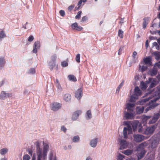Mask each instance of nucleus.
Masks as SVG:
<instances>
[{
  "label": "nucleus",
  "instance_id": "1",
  "mask_svg": "<svg viewBox=\"0 0 160 160\" xmlns=\"http://www.w3.org/2000/svg\"><path fill=\"white\" fill-rule=\"evenodd\" d=\"M37 158L42 157L45 158L47 156L49 146L47 144H43V150L40 148V144L38 141L36 142Z\"/></svg>",
  "mask_w": 160,
  "mask_h": 160
},
{
  "label": "nucleus",
  "instance_id": "2",
  "mask_svg": "<svg viewBox=\"0 0 160 160\" xmlns=\"http://www.w3.org/2000/svg\"><path fill=\"white\" fill-rule=\"evenodd\" d=\"M135 109V104L128 103L126 104L127 112H124V117L126 119H132L134 118L135 112L134 110Z\"/></svg>",
  "mask_w": 160,
  "mask_h": 160
},
{
  "label": "nucleus",
  "instance_id": "3",
  "mask_svg": "<svg viewBox=\"0 0 160 160\" xmlns=\"http://www.w3.org/2000/svg\"><path fill=\"white\" fill-rule=\"evenodd\" d=\"M157 126L156 125H153L150 127L147 128L146 130L144 131H142L141 128H140L138 130V132L146 135L152 134L153 132L157 128Z\"/></svg>",
  "mask_w": 160,
  "mask_h": 160
},
{
  "label": "nucleus",
  "instance_id": "4",
  "mask_svg": "<svg viewBox=\"0 0 160 160\" xmlns=\"http://www.w3.org/2000/svg\"><path fill=\"white\" fill-rule=\"evenodd\" d=\"M138 122H139L137 121L132 122L131 121H125L124 122V124L127 126L130 127H131V126H132L133 130L134 131L136 128Z\"/></svg>",
  "mask_w": 160,
  "mask_h": 160
},
{
  "label": "nucleus",
  "instance_id": "5",
  "mask_svg": "<svg viewBox=\"0 0 160 160\" xmlns=\"http://www.w3.org/2000/svg\"><path fill=\"white\" fill-rule=\"evenodd\" d=\"M118 141L120 143V149L122 150L127 148L129 143L126 140L119 138Z\"/></svg>",
  "mask_w": 160,
  "mask_h": 160
},
{
  "label": "nucleus",
  "instance_id": "6",
  "mask_svg": "<svg viewBox=\"0 0 160 160\" xmlns=\"http://www.w3.org/2000/svg\"><path fill=\"white\" fill-rule=\"evenodd\" d=\"M61 107L62 104L57 102L52 103L50 105L51 109L54 111L58 110L61 108Z\"/></svg>",
  "mask_w": 160,
  "mask_h": 160
},
{
  "label": "nucleus",
  "instance_id": "7",
  "mask_svg": "<svg viewBox=\"0 0 160 160\" xmlns=\"http://www.w3.org/2000/svg\"><path fill=\"white\" fill-rule=\"evenodd\" d=\"M57 58V56L56 55H54L52 56L51 57V61L48 62L49 68H50L51 70H52L55 66V61Z\"/></svg>",
  "mask_w": 160,
  "mask_h": 160
},
{
  "label": "nucleus",
  "instance_id": "8",
  "mask_svg": "<svg viewBox=\"0 0 160 160\" xmlns=\"http://www.w3.org/2000/svg\"><path fill=\"white\" fill-rule=\"evenodd\" d=\"M156 101L154 102L153 99L151 100V102H149V106L147 107L145 110V113H146L148 111L154 108L155 107L157 106L159 104L155 102Z\"/></svg>",
  "mask_w": 160,
  "mask_h": 160
},
{
  "label": "nucleus",
  "instance_id": "9",
  "mask_svg": "<svg viewBox=\"0 0 160 160\" xmlns=\"http://www.w3.org/2000/svg\"><path fill=\"white\" fill-rule=\"evenodd\" d=\"M134 141L137 142H140L145 139V137L142 135L138 134L133 135Z\"/></svg>",
  "mask_w": 160,
  "mask_h": 160
},
{
  "label": "nucleus",
  "instance_id": "10",
  "mask_svg": "<svg viewBox=\"0 0 160 160\" xmlns=\"http://www.w3.org/2000/svg\"><path fill=\"white\" fill-rule=\"evenodd\" d=\"M82 111L81 110H77L74 112L72 114V121L76 120L78 118L79 116L82 113Z\"/></svg>",
  "mask_w": 160,
  "mask_h": 160
},
{
  "label": "nucleus",
  "instance_id": "11",
  "mask_svg": "<svg viewBox=\"0 0 160 160\" xmlns=\"http://www.w3.org/2000/svg\"><path fill=\"white\" fill-rule=\"evenodd\" d=\"M128 131V134H131L132 132V127L127 126V127L124 128L123 132L124 138H127Z\"/></svg>",
  "mask_w": 160,
  "mask_h": 160
},
{
  "label": "nucleus",
  "instance_id": "12",
  "mask_svg": "<svg viewBox=\"0 0 160 160\" xmlns=\"http://www.w3.org/2000/svg\"><path fill=\"white\" fill-rule=\"evenodd\" d=\"M12 96V93H7L4 91L1 92L0 94V98L2 100H4L7 98L11 97Z\"/></svg>",
  "mask_w": 160,
  "mask_h": 160
},
{
  "label": "nucleus",
  "instance_id": "13",
  "mask_svg": "<svg viewBox=\"0 0 160 160\" xmlns=\"http://www.w3.org/2000/svg\"><path fill=\"white\" fill-rule=\"evenodd\" d=\"M40 47V42L38 41L35 42L33 45V48L32 51V52L33 53H36L37 52L38 50L39 49Z\"/></svg>",
  "mask_w": 160,
  "mask_h": 160
},
{
  "label": "nucleus",
  "instance_id": "14",
  "mask_svg": "<svg viewBox=\"0 0 160 160\" xmlns=\"http://www.w3.org/2000/svg\"><path fill=\"white\" fill-rule=\"evenodd\" d=\"M76 98L78 100H80L82 96V88L77 90L75 93Z\"/></svg>",
  "mask_w": 160,
  "mask_h": 160
},
{
  "label": "nucleus",
  "instance_id": "15",
  "mask_svg": "<svg viewBox=\"0 0 160 160\" xmlns=\"http://www.w3.org/2000/svg\"><path fill=\"white\" fill-rule=\"evenodd\" d=\"M160 116V114L159 113H155L152 120H150L149 124H153L155 123L159 118Z\"/></svg>",
  "mask_w": 160,
  "mask_h": 160
},
{
  "label": "nucleus",
  "instance_id": "16",
  "mask_svg": "<svg viewBox=\"0 0 160 160\" xmlns=\"http://www.w3.org/2000/svg\"><path fill=\"white\" fill-rule=\"evenodd\" d=\"M62 98L65 102H69L71 101V96L70 94L66 93L63 95Z\"/></svg>",
  "mask_w": 160,
  "mask_h": 160
},
{
  "label": "nucleus",
  "instance_id": "17",
  "mask_svg": "<svg viewBox=\"0 0 160 160\" xmlns=\"http://www.w3.org/2000/svg\"><path fill=\"white\" fill-rule=\"evenodd\" d=\"M98 139L97 138L91 140L89 142L90 145L92 148H95L97 144Z\"/></svg>",
  "mask_w": 160,
  "mask_h": 160
},
{
  "label": "nucleus",
  "instance_id": "18",
  "mask_svg": "<svg viewBox=\"0 0 160 160\" xmlns=\"http://www.w3.org/2000/svg\"><path fill=\"white\" fill-rule=\"evenodd\" d=\"M147 145V143L145 142H143L139 144L137 148V150L138 151H140L141 150H143V149Z\"/></svg>",
  "mask_w": 160,
  "mask_h": 160
},
{
  "label": "nucleus",
  "instance_id": "19",
  "mask_svg": "<svg viewBox=\"0 0 160 160\" xmlns=\"http://www.w3.org/2000/svg\"><path fill=\"white\" fill-rule=\"evenodd\" d=\"M138 98L137 97L134 95V94L132 95L131 96L130 99L128 101H127L126 104L129 103L131 104L134 103L135 104L134 102Z\"/></svg>",
  "mask_w": 160,
  "mask_h": 160
},
{
  "label": "nucleus",
  "instance_id": "20",
  "mask_svg": "<svg viewBox=\"0 0 160 160\" xmlns=\"http://www.w3.org/2000/svg\"><path fill=\"white\" fill-rule=\"evenodd\" d=\"M142 93V91L138 87H135L134 92V95L135 96L138 97L141 95Z\"/></svg>",
  "mask_w": 160,
  "mask_h": 160
},
{
  "label": "nucleus",
  "instance_id": "21",
  "mask_svg": "<svg viewBox=\"0 0 160 160\" xmlns=\"http://www.w3.org/2000/svg\"><path fill=\"white\" fill-rule=\"evenodd\" d=\"M160 140L159 138H155L154 140H153V142H152V145H151V147L152 148H156L158 146V144H159Z\"/></svg>",
  "mask_w": 160,
  "mask_h": 160
},
{
  "label": "nucleus",
  "instance_id": "22",
  "mask_svg": "<svg viewBox=\"0 0 160 160\" xmlns=\"http://www.w3.org/2000/svg\"><path fill=\"white\" fill-rule=\"evenodd\" d=\"M5 62L4 57L2 56L0 57V69H1L3 68Z\"/></svg>",
  "mask_w": 160,
  "mask_h": 160
},
{
  "label": "nucleus",
  "instance_id": "23",
  "mask_svg": "<svg viewBox=\"0 0 160 160\" xmlns=\"http://www.w3.org/2000/svg\"><path fill=\"white\" fill-rule=\"evenodd\" d=\"M146 152V151L145 150H142L140 153H138L137 155L138 160H139L142 158Z\"/></svg>",
  "mask_w": 160,
  "mask_h": 160
},
{
  "label": "nucleus",
  "instance_id": "24",
  "mask_svg": "<svg viewBox=\"0 0 160 160\" xmlns=\"http://www.w3.org/2000/svg\"><path fill=\"white\" fill-rule=\"evenodd\" d=\"M144 107L143 106L138 107L136 108V111L137 113L140 114L143 112L144 109Z\"/></svg>",
  "mask_w": 160,
  "mask_h": 160
},
{
  "label": "nucleus",
  "instance_id": "25",
  "mask_svg": "<svg viewBox=\"0 0 160 160\" xmlns=\"http://www.w3.org/2000/svg\"><path fill=\"white\" fill-rule=\"evenodd\" d=\"M85 117L87 119L89 120L92 118V114L90 110H88L86 112Z\"/></svg>",
  "mask_w": 160,
  "mask_h": 160
},
{
  "label": "nucleus",
  "instance_id": "26",
  "mask_svg": "<svg viewBox=\"0 0 160 160\" xmlns=\"http://www.w3.org/2000/svg\"><path fill=\"white\" fill-rule=\"evenodd\" d=\"M151 98L150 97H149L145 99H142L140 101H139L138 102V104H140L141 105H142L144 104V103L145 102H146L147 101L149 100Z\"/></svg>",
  "mask_w": 160,
  "mask_h": 160
},
{
  "label": "nucleus",
  "instance_id": "27",
  "mask_svg": "<svg viewBox=\"0 0 160 160\" xmlns=\"http://www.w3.org/2000/svg\"><path fill=\"white\" fill-rule=\"evenodd\" d=\"M132 152V150L128 149L123 151L122 152L126 155H129L131 154Z\"/></svg>",
  "mask_w": 160,
  "mask_h": 160
},
{
  "label": "nucleus",
  "instance_id": "28",
  "mask_svg": "<svg viewBox=\"0 0 160 160\" xmlns=\"http://www.w3.org/2000/svg\"><path fill=\"white\" fill-rule=\"evenodd\" d=\"M151 58L150 57H148L145 58L143 59L144 62L146 64H150L151 63Z\"/></svg>",
  "mask_w": 160,
  "mask_h": 160
},
{
  "label": "nucleus",
  "instance_id": "29",
  "mask_svg": "<svg viewBox=\"0 0 160 160\" xmlns=\"http://www.w3.org/2000/svg\"><path fill=\"white\" fill-rule=\"evenodd\" d=\"M147 83L143 82H141L140 84V87L142 90H144L147 88Z\"/></svg>",
  "mask_w": 160,
  "mask_h": 160
},
{
  "label": "nucleus",
  "instance_id": "30",
  "mask_svg": "<svg viewBox=\"0 0 160 160\" xmlns=\"http://www.w3.org/2000/svg\"><path fill=\"white\" fill-rule=\"evenodd\" d=\"M158 82L157 81L156 79H153L150 84V87L151 88H152L154 87L158 84Z\"/></svg>",
  "mask_w": 160,
  "mask_h": 160
},
{
  "label": "nucleus",
  "instance_id": "31",
  "mask_svg": "<svg viewBox=\"0 0 160 160\" xmlns=\"http://www.w3.org/2000/svg\"><path fill=\"white\" fill-rule=\"evenodd\" d=\"M139 66V70L142 72L145 71L147 69V67L146 66L142 65V66L141 64H140Z\"/></svg>",
  "mask_w": 160,
  "mask_h": 160
},
{
  "label": "nucleus",
  "instance_id": "32",
  "mask_svg": "<svg viewBox=\"0 0 160 160\" xmlns=\"http://www.w3.org/2000/svg\"><path fill=\"white\" fill-rule=\"evenodd\" d=\"M8 151V149L7 148H2L0 150V153L2 155H4L7 153Z\"/></svg>",
  "mask_w": 160,
  "mask_h": 160
},
{
  "label": "nucleus",
  "instance_id": "33",
  "mask_svg": "<svg viewBox=\"0 0 160 160\" xmlns=\"http://www.w3.org/2000/svg\"><path fill=\"white\" fill-rule=\"evenodd\" d=\"M144 21L143 23L142 27L143 28H145L148 24V18H145L143 19Z\"/></svg>",
  "mask_w": 160,
  "mask_h": 160
},
{
  "label": "nucleus",
  "instance_id": "34",
  "mask_svg": "<svg viewBox=\"0 0 160 160\" xmlns=\"http://www.w3.org/2000/svg\"><path fill=\"white\" fill-rule=\"evenodd\" d=\"M68 77L69 78V79L70 81H77V79L75 77L72 75H70L68 76Z\"/></svg>",
  "mask_w": 160,
  "mask_h": 160
},
{
  "label": "nucleus",
  "instance_id": "35",
  "mask_svg": "<svg viewBox=\"0 0 160 160\" xmlns=\"http://www.w3.org/2000/svg\"><path fill=\"white\" fill-rule=\"evenodd\" d=\"M80 138L77 135L73 137L72 138V141L74 142H78L79 141Z\"/></svg>",
  "mask_w": 160,
  "mask_h": 160
},
{
  "label": "nucleus",
  "instance_id": "36",
  "mask_svg": "<svg viewBox=\"0 0 160 160\" xmlns=\"http://www.w3.org/2000/svg\"><path fill=\"white\" fill-rule=\"evenodd\" d=\"M151 117V116H147L145 115H143L142 118V121L144 122H146Z\"/></svg>",
  "mask_w": 160,
  "mask_h": 160
},
{
  "label": "nucleus",
  "instance_id": "37",
  "mask_svg": "<svg viewBox=\"0 0 160 160\" xmlns=\"http://www.w3.org/2000/svg\"><path fill=\"white\" fill-rule=\"evenodd\" d=\"M49 158V160H57L56 157L53 156L52 153L50 154Z\"/></svg>",
  "mask_w": 160,
  "mask_h": 160
},
{
  "label": "nucleus",
  "instance_id": "38",
  "mask_svg": "<svg viewBox=\"0 0 160 160\" xmlns=\"http://www.w3.org/2000/svg\"><path fill=\"white\" fill-rule=\"evenodd\" d=\"M80 54H78L76 57L75 60L78 63L80 62Z\"/></svg>",
  "mask_w": 160,
  "mask_h": 160
},
{
  "label": "nucleus",
  "instance_id": "39",
  "mask_svg": "<svg viewBox=\"0 0 160 160\" xmlns=\"http://www.w3.org/2000/svg\"><path fill=\"white\" fill-rule=\"evenodd\" d=\"M123 82H122L118 86V87L117 88L116 90V93H118L119 92V90L120 89V88L122 87L123 85Z\"/></svg>",
  "mask_w": 160,
  "mask_h": 160
},
{
  "label": "nucleus",
  "instance_id": "40",
  "mask_svg": "<svg viewBox=\"0 0 160 160\" xmlns=\"http://www.w3.org/2000/svg\"><path fill=\"white\" fill-rule=\"evenodd\" d=\"M6 37V35L4 32L2 31L0 32V39H2V38Z\"/></svg>",
  "mask_w": 160,
  "mask_h": 160
},
{
  "label": "nucleus",
  "instance_id": "41",
  "mask_svg": "<svg viewBox=\"0 0 160 160\" xmlns=\"http://www.w3.org/2000/svg\"><path fill=\"white\" fill-rule=\"evenodd\" d=\"M125 158V156L121 154L120 153H119L118 156V160H122L123 159Z\"/></svg>",
  "mask_w": 160,
  "mask_h": 160
},
{
  "label": "nucleus",
  "instance_id": "42",
  "mask_svg": "<svg viewBox=\"0 0 160 160\" xmlns=\"http://www.w3.org/2000/svg\"><path fill=\"white\" fill-rule=\"evenodd\" d=\"M30 158V157L27 154H25L23 157V160H29Z\"/></svg>",
  "mask_w": 160,
  "mask_h": 160
},
{
  "label": "nucleus",
  "instance_id": "43",
  "mask_svg": "<svg viewBox=\"0 0 160 160\" xmlns=\"http://www.w3.org/2000/svg\"><path fill=\"white\" fill-rule=\"evenodd\" d=\"M123 32L121 30H119L118 31V36L121 38H122L123 37Z\"/></svg>",
  "mask_w": 160,
  "mask_h": 160
},
{
  "label": "nucleus",
  "instance_id": "44",
  "mask_svg": "<svg viewBox=\"0 0 160 160\" xmlns=\"http://www.w3.org/2000/svg\"><path fill=\"white\" fill-rule=\"evenodd\" d=\"M157 70L155 69H152L151 71V75L154 76L157 74Z\"/></svg>",
  "mask_w": 160,
  "mask_h": 160
},
{
  "label": "nucleus",
  "instance_id": "45",
  "mask_svg": "<svg viewBox=\"0 0 160 160\" xmlns=\"http://www.w3.org/2000/svg\"><path fill=\"white\" fill-rule=\"evenodd\" d=\"M82 12L81 11H79L78 13L75 16V18L76 19H79L81 17V14H82Z\"/></svg>",
  "mask_w": 160,
  "mask_h": 160
},
{
  "label": "nucleus",
  "instance_id": "46",
  "mask_svg": "<svg viewBox=\"0 0 160 160\" xmlns=\"http://www.w3.org/2000/svg\"><path fill=\"white\" fill-rule=\"evenodd\" d=\"M55 85L58 90L60 91L62 90V88L60 83L56 84Z\"/></svg>",
  "mask_w": 160,
  "mask_h": 160
},
{
  "label": "nucleus",
  "instance_id": "47",
  "mask_svg": "<svg viewBox=\"0 0 160 160\" xmlns=\"http://www.w3.org/2000/svg\"><path fill=\"white\" fill-rule=\"evenodd\" d=\"M61 65L62 67H66L68 66V64L66 61H63L62 62Z\"/></svg>",
  "mask_w": 160,
  "mask_h": 160
},
{
  "label": "nucleus",
  "instance_id": "48",
  "mask_svg": "<svg viewBox=\"0 0 160 160\" xmlns=\"http://www.w3.org/2000/svg\"><path fill=\"white\" fill-rule=\"evenodd\" d=\"M87 0H80L78 3V5L79 6L78 8V9L80 7V5L82 2H85Z\"/></svg>",
  "mask_w": 160,
  "mask_h": 160
},
{
  "label": "nucleus",
  "instance_id": "49",
  "mask_svg": "<svg viewBox=\"0 0 160 160\" xmlns=\"http://www.w3.org/2000/svg\"><path fill=\"white\" fill-rule=\"evenodd\" d=\"M88 19V18L86 16H84L83 17H82V20L81 21V22H84L87 20Z\"/></svg>",
  "mask_w": 160,
  "mask_h": 160
},
{
  "label": "nucleus",
  "instance_id": "50",
  "mask_svg": "<svg viewBox=\"0 0 160 160\" xmlns=\"http://www.w3.org/2000/svg\"><path fill=\"white\" fill-rule=\"evenodd\" d=\"M78 26L77 23L75 22L72 25V27L73 29H76L77 27Z\"/></svg>",
  "mask_w": 160,
  "mask_h": 160
},
{
  "label": "nucleus",
  "instance_id": "51",
  "mask_svg": "<svg viewBox=\"0 0 160 160\" xmlns=\"http://www.w3.org/2000/svg\"><path fill=\"white\" fill-rule=\"evenodd\" d=\"M61 129L62 131H63L64 132H66L67 130V128L64 126H62L61 127Z\"/></svg>",
  "mask_w": 160,
  "mask_h": 160
},
{
  "label": "nucleus",
  "instance_id": "52",
  "mask_svg": "<svg viewBox=\"0 0 160 160\" xmlns=\"http://www.w3.org/2000/svg\"><path fill=\"white\" fill-rule=\"evenodd\" d=\"M123 50V47H120L118 51V55H120L122 54V52Z\"/></svg>",
  "mask_w": 160,
  "mask_h": 160
},
{
  "label": "nucleus",
  "instance_id": "53",
  "mask_svg": "<svg viewBox=\"0 0 160 160\" xmlns=\"http://www.w3.org/2000/svg\"><path fill=\"white\" fill-rule=\"evenodd\" d=\"M59 13L60 15L62 17L64 16L65 15V12L63 10H60L59 11Z\"/></svg>",
  "mask_w": 160,
  "mask_h": 160
},
{
  "label": "nucleus",
  "instance_id": "54",
  "mask_svg": "<svg viewBox=\"0 0 160 160\" xmlns=\"http://www.w3.org/2000/svg\"><path fill=\"white\" fill-rule=\"evenodd\" d=\"M154 55L157 57L158 58H160V53L158 52H154Z\"/></svg>",
  "mask_w": 160,
  "mask_h": 160
},
{
  "label": "nucleus",
  "instance_id": "55",
  "mask_svg": "<svg viewBox=\"0 0 160 160\" xmlns=\"http://www.w3.org/2000/svg\"><path fill=\"white\" fill-rule=\"evenodd\" d=\"M35 72V69L34 68H31L30 69L29 72L31 74L34 73Z\"/></svg>",
  "mask_w": 160,
  "mask_h": 160
},
{
  "label": "nucleus",
  "instance_id": "56",
  "mask_svg": "<svg viewBox=\"0 0 160 160\" xmlns=\"http://www.w3.org/2000/svg\"><path fill=\"white\" fill-rule=\"evenodd\" d=\"M34 39V37L33 36L31 35L30 36L28 39V41L29 42H32L33 40Z\"/></svg>",
  "mask_w": 160,
  "mask_h": 160
},
{
  "label": "nucleus",
  "instance_id": "57",
  "mask_svg": "<svg viewBox=\"0 0 160 160\" xmlns=\"http://www.w3.org/2000/svg\"><path fill=\"white\" fill-rule=\"evenodd\" d=\"M82 27L81 26L78 25V26L75 29L78 31H80L82 30Z\"/></svg>",
  "mask_w": 160,
  "mask_h": 160
},
{
  "label": "nucleus",
  "instance_id": "58",
  "mask_svg": "<svg viewBox=\"0 0 160 160\" xmlns=\"http://www.w3.org/2000/svg\"><path fill=\"white\" fill-rule=\"evenodd\" d=\"M155 66L160 68V61L155 64Z\"/></svg>",
  "mask_w": 160,
  "mask_h": 160
},
{
  "label": "nucleus",
  "instance_id": "59",
  "mask_svg": "<svg viewBox=\"0 0 160 160\" xmlns=\"http://www.w3.org/2000/svg\"><path fill=\"white\" fill-rule=\"evenodd\" d=\"M74 7V6L73 5H71L70 6L68 7V10L71 11Z\"/></svg>",
  "mask_w": 160,
  "mask_h": 160
},
{
  "label": "nucleus",
  "instance_id": "60",
  "mask_svg": "<svg viewBox=\"0 0 160 160\" xmlns=\"http://www.w3.org/2000/svg\"><path fill=\"white\" fill-rule=\"evenodd\" d=\"M47 159V156L45 158H43L42 157L37 158V160H46Z\"/></svg>",
  "mask_w": 160,
  "mask_h": 160
},
{
  "label": "nucleus",
  "instance_id": "61",
  "mask_svg": "<svg viewBox=\"0 0 160 160\" xmlns=\"http://www.w3.org/2000/svg\"><path fill=\"white\" fill-rule=\"evenodd\" d=\"M137 52L136 51H134L133 52V55H132V57L133 58H135L136 57V56L137 55Z\"/></svg>",
  "mask_w": 160,
  "mask_h": 160
},
{
  "label": "nucleus",
  "instance_id": "62",
  "mask_svg": "<svg viewBox=\"0 0 160 160\" xmlns=\"http://www.w3.org/2000/svg\"><path fill=\"white\" fill-rule=\"evenodd\" d=\"M85 160H92V158L90 156H88L86 158Z\"/></svg>",
  "mask_w": 160,
  "mask_h": 160
},
{
  "label": "nucleus",
  "instance_id": "63",
  "mask_svg": "<svg viewBox=\"0 0 160 160\" xmlns=\"http://www.w3.org/2000/svg\"><path fill=\"white\" fill-rule=\"evenodd\" d=\"M139 77L138 75H136L135 76L134 79L135 80H139Z\"/></svg>",
  "mask_w": 160,
  "mask_h": 160
},
{
  "label": "nucleus",
  "instance_id": "64",
  "mask_svg": "<svg viewBox=\"0 0 160 160\" xmlns=\"http://www.w3.org/2000/svg\"><path fill=\"white\" fill-rule=\"evenodd\" d=\"M33 152L32 150H28V153L29 154L31 155V156H32V154Z\"/></svg>",
  "mask_w": 160,
  "mask_h": 160
}]
</instances>
